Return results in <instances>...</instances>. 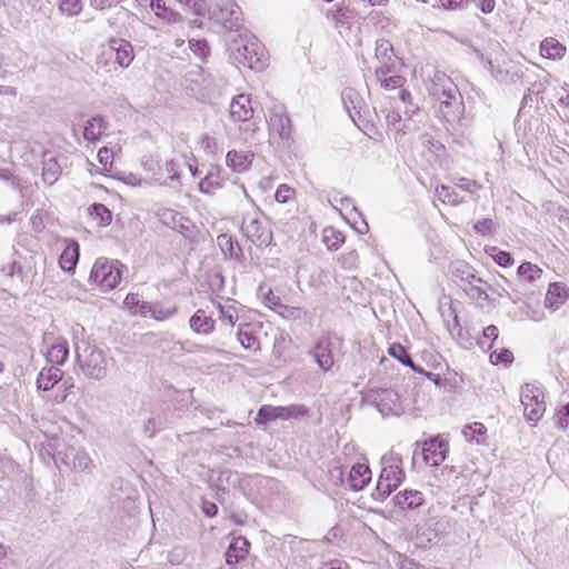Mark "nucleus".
Listing matches in <instances>:
<instances>
[{
	"instance_id": "4468645a",
	"label": "nucleus",
	"mask_w": 569,
	"mask_h": 569,
	"mask_svg": "<svg viewBox=\"0 0 569 569\" xmlns=\"http://www.w3.org/2000/svg\"><path fill=\"white\" fill-rule=\"evenodd\" d=\"M488 64L492 77L501 83H516L522 77L521 68L512 61H503L495 66L491 60H488Z\"/></svg>"
},
{
	"instance_id": "58836bf2",
	"label": "nucleus",
	"mask_w": 569,
	"mask_h": 569,
	"mask_svg": "<svg viewBox=\"0 0 569 569\" xmlns=\"http://www.w3.org/2000/svg\"><path fill=\"white\" fill-rule=\"evenodd\" d=\"M436 193L443 203L457 206L463 202V199L459 196L453 187L440 186L436 188Z\"/></svg>"
},
{
	"instance_id": "6e6552de",
	"label": "nucleus",
	"mask_w": 569,
	"mask_h": 569,
	"mask_svg": "<svg viewBox=\"0 0 569 569\" xmlns=\"http://www.w3.org/2000/svg\"><path fill=\"white\" fill-rule=\"evenodd\" d=\"M242 12L238 4L230 0H222L221 3L211 11V20L219 23L226 31L241 32Z\"/></svg>"
},
{
	"instance_id": "423d86ee",
	"label": "nucleus",
	"mask_w": 569,
	"mask_h": 569,
	"mask_svg": "<svg viewBox=\"0 0 569 569\" xmlns=\"http://www.w3.org/2000/svg\"><path fill=\"white\" fill-rule=\"evenodd\" d=\"M520 401L523 406V416L530 422H538L545 411L546 402L543 391L531 383H526L521 388Z\"/></svg>"
},
{
	"instance_id": "0eeeda50",
	"label": "nucleus",
	"mask_w": 569,
	"mask_h": 569,
	"mask_svg": "<svg viewBox=\"0 0 569 569\" xmlns=\"http://www.w3.org/2000/svg\"><path fill=\"white\" fill-rule=\"evenodd\" d=\"M400 457H391L388 461L383 458V468L380 472L377 491L381 497H388L405 479Z\"/></svg>"
},
{
	"instance_id": "ddd939ff",
	"label": "nucleus",
	"mask_w": 569,
	"mask_h": 569,
	"mask_svg": "<svg viewBox=\"0 0 569 569\" xmlns=\"http://www.w3.org/2000/svg\"><path fill=\"white\" fill-rule=\"evenodd\" d=\"M449 451L448 442L436 437L423 442L422 457L423 461L431 466L437 467L445 461Z\"/></svg>"
},
{
	"instance_id": "b1692460",
	"label": "nucleus",
	"mask_w": 569,
	"mask_h": 569,
	"mask_svg": "<svg viewBox=\"0 0 569 569\" xmlns=\"http://www.w3.org/2000/svg\"><path fill=\"white\" fill-rule=\"evenodd\" d=\"M108 123L102 116H94L89 119L83 128V138L89 142H97L100 140Z\"/></svg>"
},
{
	"instance_id": "bb28decb",
	"label": "nucleus",
	"mask_w": 569,
	"mask_h": 569,
	"mask_svg": "<svg viewBox=\"0 0 569 569\" xmlns=\"http://www.w3.org/2000/svg\"><path fill=\"white\" fill-rule=\"evenodd\" d=\"M462 289L471 300L478 302L480 306L489 301L488 291L491 290V286L486 281L485 283H477L475 280H471L465 283Z\"/></svg>"
},
{
	"instance_id": "c03bdc74",
	"label": "nucleus",
	"mask_w": 569,
	"mask_h": 569,
	"mask_svg": "<svg viewBox=\"0 0 569 569\" xmlns=\"http://www.w3.org/2000/svg\"><path fill=\"white\" fill-rule=\"evenodd\" d=\"M18 256H19L18 252L16 250H12L9 261L6 263H2L1 272L3 276L12 278L17 272L19 274L22 273V269H21V266L19 264Z\"/></svg>"
},
{
	"instance_id": "6e6d98bb",
	"label": "nucleus",
	"mask_w": 569,
	"mask_h": 569,
	"mask_svg": "<svg viewBox=\"0 0 569 569\" xmlns=\"http://www.w3.org/2000/svg\"><path fill=\"white\" fill-rule=\"evenodd\" d=\"M513 360V355L510 350L501 349L499 351H492L490 353V361L495 365L497 363H510Z\"/></svg>"
},
{
	"instance_id": "f704fd0d",
	"label": "nucleus",
	"mask_w": 569,
	"mask_h": 569,
	"mask_svg": "<svg viewBox=\"0 0 569 569\" xmlns=\"http://www.w3.org/2000/svg\"><path fill=\"white\" fill-rule=\"evenodd\" d=\"M124 306L133 315L148 316L150 311L151 302H147L140 299L138 293H129L124 299Z\"/></svg>"
},
{
	"instance_id": "0e129e2a",
	"label": "nucleus",
	"mask_w": 569,
	"mask_h": 569,
	"mask_svg": "<svg viewBox=\"0 0 569 569\" xmlns=\"http://www.w3.org/2000/svg\"><path fill=\"white\" fill-rule=\"evenodd\" d=\"M440 4L447 9L466 8L471 0H439Z\"/></svg>"
},
{
	"instance_id": "7c9ffc66",
	"label": "nucleus",
	"mask_w": 569,
	"mask_h": 569,
	"mask_svg": "<svg viewBox=\"0 0 569 569\" xmlns=\"http://www.w3.org/2000/svg\"><path fill=\"white\" fill-rule=\"evenodd\" d=\"M284 412V407L282 406L274 407L271 405H263L258 410L254 421L257 425H266L269 421H274L277 419L286 420Z\"/></svg>"
},
{
	"instance_id": "a878e982",
	"label": "nucleus",
	"mask_w": 569,
	"mask_h": 569,
	"mask_svg": "<svg viewBox=\"0 0 569 569\" xmlns=\"http://www.w3.org/2000/svg\"><path fill=\"white\" fill-rule=\"evenodd\" d=\"M214 320L204 310H197L189 320L190 328L200 335H209L214 330Z\"/></svg>"
},
{
	"instance_id": "f03ea898",
	"label": "nucleus",
	"mask_w": 569,
	"mask_h": 569,
	"mask_svg": "<svg viewBox=\"0 0 569 569\" xmlns=\"http://www.w3.org/2000/svg\"><path fill=\"white\" fill-rule=\"evenodd\" d=\"M432 94L440 102V110L448 120L457 119L461 113L462 99L458 87L445 74L437 77Z\"/></svg>"
},
{
	"instance_id": "69168bd1",
	"label": "nucleus",
	"mask_w": 569,
	"mask_h": 569,
	"mask_svg": "<svg viewBox=\"0 0 569 569\" xmlns=\"http://www.w3.org/2000/svg\"><path fill=\"white\" fill-rule=\"evenodd\" d=\"M476 3V7L479 8L483 13H490L493 11L496 1L495 0H471Z\"/></svg>"
},
{
	"instance_id": "37998d69",
	"label": "nucleus",
	"mask_w": 569,
	"mask_h": 569,
	"mask_svg": "<svg viewBox=\"0 0 569 569\" xmlns=\"http://www.w3.org/2000/svg\"><path fill=\"white\" fill-rule=\"evenodd\" d=\"M189 48L193 52V54L202 61H206V59L210 54V47L207 40L204 39H190Z\"/></svg>"
},
{
	"instance_id": "72a5a7b5",
	"label": "nucleus",
	"mask_w": 569,
	"mask_h": 569,
	"mask_svg": "<svg viewBox=\"0 0 569 569\" xmlns=\"http://www.w3.org/2000/svg\"><path fill=\"white\" fill-rule=\"evenodd\" d=\"M565 52L566 48L555 38H547L540 44V53L543 58L559 59Z\"/></svg>"
},
{
	"instance_id": "49530a36",
	"label": "nucleus",
	"mask_w": 569,
	"mask_h": 569,
	"mask_svg": "<svg viewBox=\"0 0 569 569\" xmlns=\"http://www.w3.org/2000/svg\"><path fill=\"white\" fill-rule=\"evenodd\" d=\"M218 241L224 254H228L230 258H237L241 252L239 244L233 242L227 234L219 236Z\"/></svg>"
},
{
	"instance_id": "bf43d9fd",
	"label": "nucleus",
	"mask_w": 569,
	"mask_h": 569,
	"mask_svg": "<svg viewBox=\"0 0 569 569\" xmlns=\"http://www.w3.org/2000/svg\"><path fill=\"white\" fill-rule=\"evenodd\" d=\"M295 196V189L287 184H280L276 191L274 198L278 202L286 203Z\"/></svg>"
},
{
	"instance_id": "20e7f679",
	"label": "nucleus",
	"mask_w": 569,
	"mask_h": 569,
	"mask_svg": "<svg viewBox=\"0 0 569 569\" xmlns=\"http://www.w3.org/2000/svg\"><path fill=\"white\" fill-rule=\"evenodd\" d=\"M77 361L83 373L91 379L101 380L107 376V359L104 352L88 342L76 347Z\"/></svg>"
},
{
	"instance_id": "7ed1b4c3",
	"label": "nucleus",
	"mask_w": 569,
	"mask_h": 569,
	"mask_svg": "<svg viewBox=\"0 0 569 569\" xmlns=\"http://www.w3.org/2000/svg\"><path fill=\"white\" fill-rule=\"evenodd\" d=\"M342 340L329 332L322 333L308 352L318 367L326 371L331 370L341 357Z\"/></svg>"
},
{
	"instance_id": "9d476101",
	"label": "nucleus",
	"mask_w": 569,
	"mask_h": 569,
	"mask_svg": "<svg viewBox=\"0 0 569 569\" xmlns=\"http://www.w3.org/2000/svg\"><path fill=\"white\" fill-rule=\"evenodd\" d=\"M269 128L271 134H277L283 141H291L293 137V127L291 119L282 104H274L270 109Z\"/></svg>"
},
{
	"instance_id": "6ab92c4d",
	"label": "nucleus",
	"mask_w": 569,
	"mask_h": 569,
	"mask_svg": "<svg viewBox=\"0 0 569 569\" xmlns=\"http://www.w3.org/2000/svg\"><path fill=\"white\" fill-rule=\"evenodd\" d=\"M391 72L392 68L379 66L376 68L375 76L385 90L401 89L406 82L405 78L398 74H390Z\"/></svg>"
},
{
	"instance_id": "680f3d73",
	"label": "nucleus",
	"mask_w": 569,
	"mask_h": 569,
	"mask_svg": "<svg viewBox=\"0 0 569 569\" xmlns=\"http://www.w3.org/2000/svg\"><path fill=\"white\" fill-rule=\"evenodd\" d=\"M97 157H98L99 163L103 167V170H107L108 166L112 164L113 152L109 148L102 147L98 151Z\"/></svg>"
},
{
	"instance_id": "c9c22d12",
	"label": "nucleus",
	"mask_w": 569,
	"mask_h": 569,
	"mask_svg": "<svg viewBox=\"0 0 569 569\" xmlns=\"http://www.w3.org/2000/svg\"><path fill=\"white\" fill-rule=\"evenodd\" d=\"M88 211L90 217H92V219L97 221L99 226L106 227L111 223L112 213L104 204L93 203L91 207H89Z\"/></svg>"
},
{
	"instance_id": "3c124183",
	"label": "nucleus",
	"mask_w": 569,
	"mask_h": 569,
	"mask_svg": "<svg viewBox=\"0 0 569 569\" xmlns=\"http://www.w3.org/2000/svg\"><path fill=\"white\" fill-rule=\"evenodd\" d=\"M455 187L470 193H476L481 189V184L478 183L476 180H471L463 177L455 179Z\"/></svg>"
},
{
	"instance_id": "052dcab7",
	"label": "nucleus",
	"mask_w": 569,
	"mask_h": 569,
	"mask_svg": "<svg viewBox=\"0 0 569 569\" xmlns=\"http://www.w3.org/2000/svg\"><path fill=\"white\" fill-rule=\"evenodd\" d=\"M495 221L492 219H482L476 222L473 229L477 233L486 236L495 230Z\"/></svg>"
},
{
	"instance_id": "de8ad7c7",
	"label": "nucleus",
	"mask_w": 569,
	"mask_h": 569,
	"mask_svg": "<svg viewBox=\"0 0 569 569\" xmlns=\"http://www.w3.org/2000/svg\"><path fill=\"white\" fill-rule=\"evenodd\" d=\"M59 10L68 17H76L82 11L81 0H60Z\"/></svg>"
},
{
	"instance_id": "603ef678",
	"label": "nucleus",
	"mask_w": 569,
	"mask_h": 569,
	"mask_svg": "<svg viewBox=\"0 0 569 569\" xmlns=\"http://www.w3.org/2000/svg\"><path fill=\"white\" fill-rule=\"evenodd\" d=\"M278 308H279L278 312L280 313V316L288 320L300 319L302 317V315L305 313L302 311V309L299 307H291V306H286V305L279 303Z\"/></svg>"
},
{
	"instance_id": "338daca9",
	"label": "nucleus",
	"mask_w": 569,
	"mask_h": 569,
	"mask_svg": "<svg viewBox=\"0 0 569 569\" xmlns=\"http://www.w3.org/2000/svg\"><path fill=\"white\" fill-rule=\"evenodd\" d=\"M201 510L209 518H212V517L217 516V513H218L217 505L211 501H208V500L202 501Z\"/></svg>"
},
{
	"instance_id": "774afa93",
	"label": "nucleus",
	"mask_w": 569,
	"mask_h": 569,
	"mask_svg": "<svg viewBox=\"0 0 569 569\" xmlns=\"http://www.w3.org/2000/svg\"><path fill=\"white\" fill-rule=\"evenodd\" d=\"M157 432V423H156V419L154 418H149L144 423H143V433L148 437V438H152Z\"/></svg>"
},
{
	"instance_id": "79ce46f5",
	"label": "nucleus",
	"mask_w": 569,
	"mask_h": 569,
	"mask_svg": "<svg viewBox=\"0 0 569 569\" xmlns=\"http://www.w3.org/2000/svg\"><path fill=\"white\" fill-rule=\"evenodd\" d=\"M343 241V234L333 228H327L323 230V242L329 250H338Z\"/></svg>"
},
{
	"instance_id": "4d7b16f0",
	"label": "nucleus",
	"mask_w": 569,
	"mask_h": 569,
	"mask_svg": "<svg viewBox=\"0 0 569 569\" xmlns=\"http://www.w3.org/2000/svg\"><path fill=\"white\" fill-rule=\"evenodd\" d=\"M284 411H286L284 412L286 420L290 419V418L300 419V418L305 417L308 413V409L303 405L287 406V407H284Z\"/></svg>"
},
{
	"instance_id": "1a4fd4ad",
	"label": "nucleus",
	"mask_w": 569,
	"mask_h": 569,
	"mask_svg": "<svg viewBox=\"0 0 569 569\" xmlns=\"http://www.w3.org/2000/svg\"><path fill=\"white\" fill-rule=\"evenodd\" d=\"M363 399L376 407L382 416L398 415L400 411L399 396L392 389H371Z\"/></svg>"
},
{
	"instance_id": "f8f14e48",
	"label": "nucleus",
	"mask_w": 569,
	"mask_h": 569,
	"mask_svg": "<svg viewBox=\"0 0 569 569\" xmlns=\"http://www.w3.org/2000/svg\"><path fill=\"white\" fill-rule=\"evenodd\" d=\"M61 462L77 472H83L93 467V461L83 448L67 447L59 453Z\"/></svg>"
},
{
	"instance_id": "2eb2a0df",
	"label": "nucleus",
	"mask_w": 569,
	"mask_h": 569,
	"mask_svg": "<svg viewBox=\"0 0 569 569\" xmlns=\"http://www.w3.org/2000/svg\"><path fill=\"white\" fill-rule=\"evenodd\" d=\"M157 217L159 218L161 223L171 228L174 231H178L180 233L189 231L190 220L172 209H159L157 211Z\"/></svg>"
},
{
	"instance_id": "412c9836",
	"label": "nucleus",
	"mask_w": 569,
	"mask_h": 569,
	"mask_svg": "<svg viewBox=\"0 0 569 569\" xmlns=\"http://www.w3.org/2000/svg\"><path fill=\"white\" fill-rule=\"evenodd\" d=\"M63 372L56 366L44 367L38 375L37 388L39 390H51L59 381H61Z\"/></svg>"
},
{
	"instance_id": "2f4dec72",
	"label": "nucleus",
	"mask_w": 569,
	"mask_h": 569,
	"mask_svg": "<svg viewBox=\"0 0 569 569\" xmlns=\"http://www.w3.org/2000/svg\"><path fill=\"white\" fill-rule=\"evenodd\" d=\"M376 58L379 60L380 66H386L387 68H393V48L389 40L379 39L376 42Z\"/></svg>"
},
{
	"instance_id": "cd10ccee",
	"label": "nucleus",
	"mask_w": 569,
	"mask_h": 569,
	"mask_svg": "<svg viewBox=\"0 0 569 569\" xmlns=\"http://www.w3.org/2000/svg\"><path fill=\"white\" fill-rule=\"evenodd\" d=\"M79 259V244L74 240H66V248L62 251L59 263L64 271H72Z\"/></svg>"
},
{
	"instance_id": "5fc2aeb1",
	"label": "nucleus",
	"mask_w": 569,
	"mask_h": 569,
	"mask_svg": "<svg viewBox=\"0 0 569 569\" xmlns=\"http://www.w3.org/2000/svg\"><path fill=\"white\" fill-rule=\"evenodd\" d=\"M221 188L217 177L208 174L199 183V190L203 193H212L213 190Z\"/></svg>"
},
{
	"instance_id": "4c0bfd02",
	"label": "nucleus",
	"mask_w": 569,
	"mask_h": 569,
	"mask_svg": "<svg viewBox=\"0 0 569 569\" xmlns=\"http://www.w3.org/2000/svg\"><path fill=\"white\" fill-rule=\"evenodd\" d=\"M176 312V306H166L161 302H153L150 305V311L148 316L158 321H163L172 317Z\"/></svg>"
},
{
	"instance_id": "473e14b6",
	"label": "nucleus",
	"mask_w": 569,
	"mask_h": 569,
	"mask_svg": "<svg viewBox=\"0 0 569 569\" xmlns=\"http://www.w3.org/2000/svg\"><path fill=\"white\" fill-rule=\"evenodd\" d=\"M426 376L429 380H431L438 388L442 389L446 392H456L457 389L461 386L462 379L458 378L456 375L448 378H442L433 372H426Z\"/></svg>"
},
{
	"instance_id": "c85d7f7f",
	"label": "nucleus",
	"mask_w": 569,
	"mask_h": 569,
	"mask_svg": "<svg viewBox=\"0 0 569 569\" xmlns=\"http://www.w3.org/2000/svg\"><path fill=\"white\" fill-rule=\"evenodd\" d=\"M69 355L68 342L59 338L53 342L48 349L46 357L48 362L54 365L56 367L61 366L66 362Z\"/></svg>"
},
{
	"instance_id": "39448f33",
	"label": "nucleus",
	"mask_w": 569,
	"mask_h": 569,
	"mask_svg": "<svg viewBox=\"0 0 569 569\" xmlns=\"http://www.w3.org/2000/svg\"><path fill=\"white\" fill-rule=\"evenodd\" d=\"M120 267H122V264L117 260L110 261L107 258H99L91 269L89 279L97 283L102 290H111L121 281Z\"/></svg>"
},
{
	"instance_id": "e433bc0d",
	"label": "nucleus",
	"mask_w": 569,
	"mask_h": 569,
	"mask_svg": "<svg viewBox=\"0 0 569 569\" xmlns=\"http://www.w3.org/2000/svg\"><path fill=\"white\" fill-rule=\"evenodd\" d=\"M452 273L465 283L475 280L477 283H485V280L475 274V270L467 263L457 262L452 266Z\"/></svg>"
},
{
	"instance_id": "4be33fe9",
	"label": "nucleus",
	"mask_w": 569,
	"mask_h": 569,
	"mask_svg": "<svg viewBox=\"0 0 569 569\" xmlns=\"http://www.w3.org/2000/svg\"><path fill=\"white\" fill-rule=\"evenodd\" d=\"M110 48L116 52V61L120 67L127 68L132 62L134 54L130 42L123 39L110 40Z\"/></svg>"
},
{
	"instance_id": "9b49d317",
	"label": "nucleus",
	"mask_w": 569,
	"mask_h": 569,
	"mask_svg": "<svg viewBox=\"0 0 569 569\" xmlns=\"http://www.w3.org/2000/svg\"><path fill=\"white\" fill-rule=\"evenodd\" d=\"M241 230L252 243L268 246L271 242V233L262 226L257 212L243 216Z\"/></svg>"
},
{
	"instance_id": "8fccbe9b",
	"label": "nucleus",
	"mask_w": 569,
	"mask_h": 569,
	"mask_svg": "<svg viewBox=\"0 0 569 569\" xmlns=\"http://www.w3.org/2000/svg\"><path fill=\"white\" fill-rule=\"evenodd\" d=\"M238 340L244 349L259 350V340L252 335V332L239 330Z\"/></svg>"
},
{
	"instance_id": "aec40b11",
	"label": "nucleus",
	"mask_w": 569,
	"mask_h": 569,
	"mask_svg": "<svg viewBox=\"0 0 569 569\" xmlns=\"http://www.w3.org/2000/svg\"><path fill=\"white\" fill-rule=\"evenodd\" d=\"M61 174V167L56 157L50 151L42 154V180L48 186H52Z\"/></svg>"
},
{
	"instance_id": "864d4df0",
	"label": "nucleus",
	"mask_w": 569,
	"mask_h": 569,
	"mask_svg": "<svg viewBox=\"0 0 569 569\" xmlns=\"http://www.w3.org/2000/svg\"><path fill=\"white\" fill-rule=\"evenodd\" d=\"M487 431V428L481 423V422H473L472 425H468L466 426L465 430H463V435L465 437L472 441V440H476L477 443H479V440L476 439V435H485Z\"/></svg>"
},
{
	"instance_id": "a19ab883",
	"label": "nucleus",
	"mask_w": 569,
	"mask_h": 569,
	"mask_svg": "<svg viewBox=\"0 0 569 569\" xmlns=\"http://www.w3.org/2000/svg\"><path fill=\"white\" fill-rule=\"evenodd\" d=\"M541 274L542 270L531 262H523L518 268V276L523 278L528 282L536 281L541 277Z\"/></svg>"
},
{
	"instance_id": "a211bd4d",
	"label": "nucleus",
	"mask_w": 569,
	"mask_h": 569,
	"mask_svg": "<svg viewBox=\"0 0 569 569\" xmlns=\"http://www.w3.org/2000/svg\"><path fill=\"white\" fill-rule=\"evenodd\" d=\"M250 543L244 537L233 538L226 551V562L229 566L243 560L249 552Z\"/></svg>"
},
{
	"instance_id": "ea45409f",
	"label": "nucleus",
	"mask_w": 569,
	"mask_h": 569,
	"mask_svg": "<svg viewBox=\"0 0 569 569\" xmlns=\"http://www.w3.org/2000/svg\"><path fill=\"white\" fill-rule=\"evenodd\" d=\"M389 355L399 360L402 365L410 367L412 370L422 372L421 368L415 366L411 357L407 353L406 349L401 345H391L389 348Z\"/></svg>"
},
{
	"instance_id": "393cba45",
	"label": "nucleus",
	"mask_w": 569,
	"mask_h": 569,
	"mask_svg": "<svg viewBox=\"0 0 569 569\" xmlns=\"http://www.w3.org/2000/svg\"><path fill=\"white\" fill-rule=\"evenodd\" d=\"M253 160V153L249 151L231 150L227 153V164L236 172L247 171Z\"/></svg>"
},
{
	"instance_id": "09e8293b",
	"label": "nucleus",
	"mask_w": 569,
	"mask_h": 569,
	"mask_svg": "<svg viewBox=\"0 0 569 569\" xmlns=\"http://www.w3.org/2000/svg\"><path fill=\"white\" fill-rule=\"evenodd\" d=\"M219 318L229 326H234L239 316L237 309L231 305H219Z\"/></svg>"
},
{
	"instance_id": "e2e57ef3",
	"label": "nucleus",
	"mask_w": 569,
	"mask_h": 569,
	"mask_svg": "<svg viewBox=\"0 0 569 569\" xmlns=\"http://www.w3.org/2000/svg\"><path fill=\"white\" fill-rule=\"evenodd\" d=\"M386 122H387V126L388 128L395 130V131H399V128H398V124L401 120V116L398 111H395V110H389L387 111L386 113Z\"/></svg>"
},
{
	"instance_id": "dca6fc26",
	"label": "nucleus",
	"mask_w": 569,
	"mask_h": 569,
	"mask_svg": "<svg viewBox=\"0 0 569 569\" xmlns=\"http://www.w3.org/2000/svg\"><path fill=\"white\" fill-rule=\"evenodd\" d=\"M230 118L233 121H248L253 116L251 99L247 94H238L230 102Z\"/></svg>"
},
{
	"instance_id": "c756f323",
	"label": "nucleus",
	"mask_w": 569,
	"mask_h": 569,
	"mask_svg": "<svg viewBox=\"0 0 569 569\" xmlns=\"http://www.w3.org/2000/svg\"><path fill=\"white\" fill-rule=\"evenodd\" d=\"M568 298V291L565 286L560 283H551L548 288L545 305L547 308L557 309L560 305L565 303Z\"/></svg>"
},
{
	"instance_id": "f257e3e1",
	"label": "nucleus",
	"mask_w": 569,
	"mask_h": 569,
	"mask_svg": "<svg viewBox=\"0 0 569 569\" xmlns=\"http://www.w3.org/2000/svg\"><path fill=\"white\" fill-rule=\"evenodd\" d=\"M228 48L231 57L239 64L260 71L266 67V53L261 43L247 30L238 33L229 41Z\"/></svg>"
},
{
	"instance_id": "f3484780",
	"label": "nucleus",
	"mask_w": 569,
	"mask_h": 569,
	"mask_svg": "<svg viewBox=\"0 0 569 569\" xmlns=\"http://www.w3.org/2000/svg\"><path fill=\"white\" fill-rule=\"evenodd\" d=\"M393 501L401 510H417L426 500L423 493L418 490H403L395 496Z\"/></svg>"
},
{
	"instance_id": "a18cd8bd",
	"label": "nucleus",
	"mask_w": 569,
	"mask_h": 569,
	"mask_svg": "<svg viewBox=\"0 0 569 569\" xmlns=\"http://www.w3.org/2000/svg\"><path fill=\"white\" fill-rule=\"evenodd\" d=\"M150 8L161 19L176 20L178 17V13L166 7L164 0H151Z\"/></svg>"
},
{
	"instance_id": "13d9d810",
	"label": "nucleus",
	"mask_w": 569,
	"mask_h": 569,
	"mask_svg": "<svg viewBox=\"0 0 569 569\" xmlns=\"http://www.w3.org/2000/svg\"><path fill=\"white\" fill-rule=\"evenodd\" d=\"M491 257L493 260L501 267H509L513 264V258L507 251L497 250V248H492Z\"/></svg>"
},
{
	"instance_id": "5701e85b",
	"label": "nucleus",
	"mask_w": 569,
	"mask_h": 569,
	"mask_svg": "<svg viewBox=\"0 0 569 569\" xmlns=\"http://www.w3.org/2000/svg\"><path fill=\"white\" fill-rule=\"evenodd\" d=\"M370 478L369 467L363 463H357L350 469L347 482L352 490L358 491L370 481Z\"/></svg>"
}]
</instances>
